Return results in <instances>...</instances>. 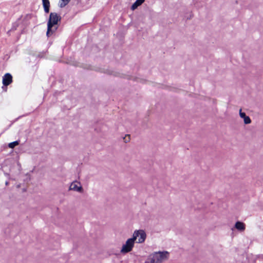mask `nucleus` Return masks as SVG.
<instances>
[{
	"mask_svg": "<svg viewBox=\"0 0 263 263\" xmlns=\"http://www.w3.org/2000/svg\"><path fill=\"white\" fill-rule=\"evenodd\" d=\"M12 76L9 73L5 74L3 77V84L5 86L9 85L12 82Z\"/></svg>",
	"mask_w": 263,
	"mask_h": 263,
	"instance_id": "obj_6",
	"label": "nucleus"
},
{
	"mask_svg": "<svg viewBox=\"0 0 263 263\" xmlns=\"http://www.w3.org/2000/svg\"><path fill=\"white\" fill-rule=\"evenodd\" d=\"M19 144V142L17 141H14L13 142H11L9 144L8 146L11 148H13L15 146L18 145Z\"/></svg>",
	"mask_w": 263,
	"mask_h": 263,
	"instance_id": "obj_12",
	"label": "nucleus"
},
{
	"mask_svg": "<svg viewBox=\"0 0 263 263\" xmlns=\"http://www.w3.org/2000/svg\"><path fill=\"white\" fill-rule=\"evenodd\" d=\"M235 228L239 232H243L246 229V225L241 221H237L235 224Z\"/></svg>",
	"mask_w": 263,
	"mask_h": 263,
	"instance_id": "obj_7",
	"label": "nucleus"
},
{
	"mask_svg": "<svg viewBox=\"0 0 263 263\" xmlns=\"http://www.w3.org/2000/svg\"><path fill=\"white\" fill-rule=\"evenodd\" d=\"M70 0H61L59 2V6L61 8H63L65 7L66 5H67Z\"/></svg>",
	"mask_w": 263,
	"mask_h": 263,
	"instance_id": "obj_10",
	"label": "nucleus"
},
{
	"mask_svg": "<svg viewBox=\"0 0 263 263\" xmlns=\"http://www.w3.org/2000/svg\"><path fill=\"white\" fill-rule=\"evenodd\" d=\"M147 234L143 229H136L133 232L132 237L126 241L125 245L122 247H134L135 243L142 244L146 239Z\"/></svg>",
	"mask_w": 263,
	"mask_h": 263,
	"instance_id": "obj_1",
	"label": "nucleus"
},
{
	"mask_svg": "<svg viewBox=\"0 0 263 263\" xmlns=\"http://www.w3.org/2000/svg\"><path fill=\"white\" fill-rule=\"evenodd\" d=\"M239 114L240 117L243 120V122L245 124H249L251 123V119L246 115L245 112H242V109H239Z\"/></svg>",
	"mask_w": 263,
	"mask_h": 263,
	"instance_id": "obj_5",
	"label": "nucleus"
},
{
	"mask_svg": "<svg viewBox=\"0 0 263 263\" xmlns=\"http://www.w3.org/2000/svg\"><path fill=\"white\" fill-rule=\"evenodd\" d=\"M44 10L46 13H48L49 11L50 3L49 0H42Z\"/></svg>",
	"mask_w": 263,
	"mask_h": 263,
	"instance_id": "obj_8",
	"label": "nucleus"
},
{
	"mask_svg": "<svg viewBox=\"0 0 263 263\" xmlns=\"http://www.w3.org/2000/svg\"><path fill=\"white\" fill-rule=\"evenodd\" d=\"M124 140V142H128L130 140V136L129 135H126L124 138H123Z\"/></svg>",
	"mask_w": 263,
	"mask_h": 263,
	"instance_id": "obj_13",
	"label": "nucleus"
},
{
	"mask_svg": "<svg viewBox=\"0 0 263 263\" xmlns=\"http://www.w3.org/2000/svg\"><path fill=\"white\" fill-rule=\"evenodd\" d=\"M169 257V253L167 251L156 252L151 254L145 263H161L166 260Z\"/></svg>",
	"mask_w": 263,
	"mask_h": 263,
	"instance_id": "obj_3",
	"label": "nucleus"
},
{
	"mask_svg": "<svg viewBox=\"0 0 263 263\" xmlns=\"http://www.w3.org/2000/svg\"><path fill=\"white\" fill-rule=\"evenodd\" d=\"M61 20V17L56 13H51L47 23V31L46 34L48 36L51 35L55 32L58 28V22Z\"/></svg>",
	"mask_w": 263,
	"mask_h": 263,
	"instance_id": "obj_2",
	"label": "nucleus"
},
{
	"mask_svg": "<svg viewBox=\"0 0 263 263\" xmlns=\"http://www.w3.org/2000/svg\"><path fill=\"white\" fill-rule=\"evenodd\" d=\"M145 0H137L132 6V9L133 10L136 9L138 6H140L144 3Z\"/></svg>",
	"mask_w": 263,
	"mask_h": 263,
	"instance_id": "obj_9",
	"label": "nucleus"
},
{
	"mask_svg": "<svg viewBox=\"0 0 263 263\" xmlns=\"http://www.w3.org/2000/svg\"><path fill=\"white\" fill-rule=\"evenodd\" d=\"M69 190L79 193H82L83 191L80 182L77 181H73L70 184L69 186Z\"/></svg>",
	"mask_w": 263,
	"mask_h": 263,
	"instance_id": "obj_4",
	"label": "nucleus"
},
{
	"mask_svg": "<svg viewBox=\"0 0 263 263\" xmlns=\"http://www.w3.org/2000/svg\"><path fill=\"white\" fill-rule=\"evenodd\" d=\"M132 249V248H122V249L120 250V253L125 254L131 251Z\"/></svg>",
	"mask_w": 263,
	"mask_h": 263,
	"instance_id": "obj_11",
	"label": "nucleus"
}]
</instances>
